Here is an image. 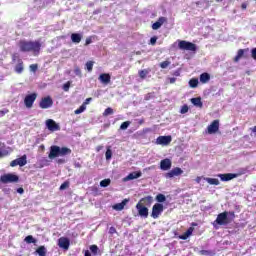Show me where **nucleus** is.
<instances>
[{
	"instance_id": "23",
	"label": "nucleus",
	"mask_w": 256,
	"mask_h": 256,
	"mask_svg": "<svg viewBox=\"0 0 256 256\" xmlns=\"http://www.w3.org/2000/svg\"><path fill=\"white\" fill-rule=\"evenodd\" d=\"M247 51H249V48L239 49L237 55L234 57V63H239V61L245 55V53H247Z\"/></svg>"
},
{
	"instance_id": "60",
	"label": "nucleus",
	"mask_w": 256,
	"mask_h": 256,
	"mask_svg": "<svg viewBox=\"0 0 256 256\" xmlns=\"http://www.w3.org/2000/svg\"><path fill=\"white\" fill-rule=\"evenodd\" d=\"M169 81L171 84L175 83V81H177V78H169Z\"/></svg>"
},
{
	"instance_id": "12",
	"label": "nucleus",
	"mask_w": 256,
	"mask_h": 256,
	"mask_svg": "<svg viewBox=\"0 0 256 256\" xmlns=\"http://www.w3.org/2000/svg\"><path fill=\"white\" fill-rule=\"evenodd\" d=\"M183 175V170L179 167H176L165 174L166 179H173V177H179Z\"/></svg>"
},
{
	"instance_id": "51",
	"label": "nucleus",
	"mask_w": 256,
	"mask_h": 256,
	"mask_svg": "<svg viewBox=\"0 0 256 256\" xmlns=\"http://www.w3.org/2000/svg\"><path fill=\"white\" fill-rule=\"evenodd\" d=\"M9 113V109H4L0 111V117H4V115H7Z\"/></svg>"
},
{
	"instance_id": "52",
	"label": "nucleus",
	"mask_w": 256,
	"mask_h": 256,
	"mask_svg": "<svg viewBox=\"0 0 256 256\" xmlns=\"http://www.w3.org/2000/svg\"><path fill=\"white\" fill-rule=\"evenodd\" d=\"M185 233L188 237H191V235L193 234V227H190Z\"/></svg>"
},
{
	"instance_id": "1",
	"label": "nucleus",
	"mask_w": 256,
	"mask_h": 256,
	"mask_svg": "<svg viewBox=\"0 0 256 256\" xmlns=\"http://www.w3.org/2000/svg\"><path fill=\"white\" fill-rule=\"evenodd\" d=\"M18 47L21 53H32L34 57L41 53V42L39 41L20 40Z\"/></svg>"
},
{
	"instance_id": "7",
	"label": "nucleus",
	"mask_w": 256,
	"mask_h": 256,
	"mask_svg": "<svg viewBox=\"0 0 256 256\" xmlns=\"http://www.w3.org/2000/svg\"><path fill=\"white\" fill-rule=\"evenodd\" d=\"M40 109H49L50 107H53V98L51 96H46L42 98L39 102Z\"/></svg>"
},
{
	"instance_id": "22",
	"label": "nucleus",
	"mask_w": 256,
	"mask_h": 256,
	"mask_svg": "<svg viewBox=\"0 0 256 256\" xmlns=\"http://www.w3.org/2000/svg\"><path fill=\"white\" fill-rule=\"evenodd\" d=\"M14 71L18 75H21V73H23V71H25V66L23 64V60H18L17 65L14 67Z\"/></svg>"
},
{
	"instance_id": "46",
	"label": "nucleus",
	"mask_w": 256,
	"mask_h": 256,
	"mask_svg": "<svg viewBox=\"0 0 256 256\" xmlns=\"http://www.w3.org/2000/svg\"><path fill=\"white\" fill-rule=\"evenodd\" d=\"M188 112H189V106L183 105L182 108H181V110H180V113H181L182 115H185V113H188Z\"/></svg>"
},
{
	"instance_id": "63",
	"label": "nucleus",
	"mask_w": 256,
	"mask_h": 256,
	"mask_svg": "<svg viewBox=\"0 0 256 256\" xmlns=\"http://www.w3.org/2000/svg\"><path fill=\"white\" fill-rule=\"evenodd\" d=\"M196 183H201V177L200 176L196 177Z\"/></svg>"
},
{
	"instance_id": "48",
	"label": "nucleus",
	"mask_w": 256,
	"mask_h": 256,
	"mask_svg": "<svg viewBox=\"0 0 256 256\" xmlns=\"http://www.w3.org/2000/svg\"><path fill=\"white\" fill-rule=\"evenodd\" d=\"M109 233H110V235H115V233H117V229L115 227L111 226L109 228Z\"/></svg>"
},
{
	"instance_id": "37",
	"label": "nucleus",
	"mask_w": 256,
	"mask_h": 256,
	"mask_svg": "<svg viewBox=\"0 0 256 256\" xmlns=\"http://www.w3.org/2000/svg\"><path fill=\"white\" fill-rule=\"evenodd\" d=\"M109 185H111V179H104L100 182V186L101 187H109Z\"/></svg>"
},
{
	"instance_id": "10",
	"label": "nucleus",
	"mask_w": 256,
	"mask_h": 256,
	"mask_svg": "<svg viewBox=\"0 0 256 256\" xmlns=\"http://www.w3.org/2000/svg\"><path fill=\"white\" fill-rule=\"evenodd\" d=\"M136 209L139 217H143V219H147V217H149V208L147 206L136 204Z\"/></svg>"
},
{
	"instance_id": "3",
	"label": "nucleus",
	"mask_w": 256,
	"mask_h": 256,
	"mask_svg": "<svg viewBox=\"0 0 256 256\" xmlns=\"http://www.w3.org/2000/svg\"><path fill=\"white\" fill-rule=\"evenodd\" d=\"M234 219H235L234 211H230V212L224 211V212L218 214L213 225H215V223L217 225H229V223H231V221H233Z\"/></svg>"
},
{
	"instance_id": "15",
	"label": "nucleus",
	"mask_w": 256,
	"mask_h": 256,
	"mask_svg": "<svg viewBox=\"0 0 256 256\" xmlns=\"http://www.w3.org/2000/svg\"><path fill=\"white\" fill-rule=\"evenodd\" d=\"M137 205H142V207H151L153 205V196H146L144 198H141Z\"/></svg>"
},
{
	"instance_id": "56",
	"label": "nucleus",
	"mask_w": 256,
	"mask_h": 256,
	"mask_svg": "<svg viewBox=\"0 0 256 256\" xmlns=\"http://www.w3.org/2000/svg\"><path fill=\"white\" fill-rule=\"evenodd\" d=\"M17 193H20V195H23V193H25V190L23 188H18Z\"/></svg>"
},
{
	"instance_id": "58",
	"label": "nucleus",
	"mask_w": 256,
	"mask_h": 256,
	"mask_svg": "<svg viewBox=\"0 0 256 256\" xmlns=\"http://www.w3.org/2000/svg\"><path fill=\"white\" fill-rule=\"evenodd\" d=\"M241 9H243V10L247 9V3H242L241 4Z\"/></svg>"
},
{
	"instance_id": "33",
	"label": "nucleus",
	"mask_w": 256,
	"mask_h": 256,
	"mask_svg": "<svg viewBox=\"0 0 256 256\" xmlns=\"http://www.w3.org/2000/svg\"><path fill=\"white\" fill-rule=\"evenodd\" d=\"M24 241H25V243H28L29 245H30L31 243H37V240L34 239L32 235L26 236L25 239H24Z\"/></svg>"
},
{
	"instance_id": "62",
	"label": "nucleus",
	"mask_w": 256,
	"mask_h": 256,
	"mask_svg": "<svg viewBox=\"0 0 256 256\" xmlns=\"http://www.w3.org/2000/svg\"><path fill=\"white\" fill-rule=\"evenodd\" d=\"M84 256H91V252H89V250H86Z\"/></svg>"
},
{
	"instance_id": "11",
	"label": "nucleus",
	"mask_w": 256,
	"mask_h": 256,
	"mask_svg": "<svg viewBox=\"0 0 256 256\" xmlns=\"http://www.w3.org/2000/svg\"><path fill=\"white\" fill-rule=\"evenodd\" d=\"M46 127L49 131H61V126L53 119L46 120Z\"/></svg>"
},
{
	"instance_id": "40",
	"label": "nucleus",
	"mask_w": 256,
	"mask_h": 256,
	"mask_svg": "<svg viewBox=\"0 0 256 256\" xmlns=\"http://www.w3.org/2000/svg\"><path fill=\"white\" fill-rule=\"evenodd\" d=\"M129 125H131V121H125L123 122L121 125H120V129L122 131H125V129H128L129 128Z\"/></svg>"
},
{
	"instance_id": "9",
	"label": "nucleus",
	"mask_w": 256,
	"mask_h": 256,
	"mask_svg": "<svg viewBox=\"0 0 256 256\" xmlns=\"http://www.w3.org/2000/svg\"><path fill=\"white\" fill-rule=\"evenodd\" d=\"M26 163H27V155L24 154L20 158L12 160L10 162V167H17V165H19V167H25Z\"/></svg>"
},
{
	"instance_id": "26",
	"label": "nucleus",
	"mask_w": 256,
	"mask_h": 256,
	"mask_svg": "<svg viewBox=\"0 0 256 256\" xmlns=\"http://www.w3.org/2000/svg\"><path fill=\"white\" fill-rule=\"evenodd\" d=\"M210 80H211V75L209 73L204 72L200 75V82H202L203 84L209 83Z\"/></svg>"
},
{
	"instance_id": "19",
	"label": "nucleus",
	"mask_w": 256,
	"mask_h": 256,
	"mask_svg": "<svg viewBox=\"0 0 256 256\" xmlns=\"http://www.w3.org/2000/svg\"><path fill=\"white\" fill-rule=\"evenodd\" d=\"M143 173L141 171L131 172L124 178V181H133V179H139Z\"/></svg>"
},
{
	"instance_id": "8",
	"label": "nucleus",
	"mask_w": 256,
	"mask_h": 256,
	"mask_svg": "<svg viewBox=\"0 0 256 256\" xmlns=\"http://www.w3.org/2000/svg\"><path fill=\"white\" fill-rule=\"evenodd\" d=\"M37 100V93L28 94L24 98V105L27 109H31L33 107V103Z\"/></svg>"
},
{
	"instance_id": "53",
	"label": "nucleus",
	"mask_w": 256,
	"mask_h": 256,
	"mask_svg": "<svg viewBox=\"0 0 256 256\" xmlns=\"http://www.w3.org/2000/svg\"><path fill=\"white\" fill-rule=\"evenodd\" d=\"M155 43H157V37L154 36L150 39V45H155Z\"/></svg>"
},
{
	"instance_id": "42",
	"label": "nucleus",
	"mask_w": 256,
	"mask_h": 256,
	"mask_svg": "<svg viewBox=\"0 0 256 256\" xmlns=\"http://www.w3.org/2000/svg\"><path fill=\"white\" fill-rule=\"evenodd\" d=\"M95 62L93 61H88L86 62V69L87 71H89L91 73V71H93V65H94Z\"/></svg>"
},
{
	"instance_id": "55",
	"label": "nucleus",
	"mask_w": 256,
	"mask_h": 256,
	"mask_svg": "<svg viewBox=\"0 0 256 256\" xmlns=\"http://www.w3.org/2000/svg\"><path fill=\"white\" fill-rule=\"evenodd\" d=\"M91 43H93V39H91V37L86 38L85 45H91Z\"/></svg>"
},
{
	"instance_id": "25",
	"label": "nucleus",
	"mask_w": 256,
	"mask_h": 256,
	"mask_svg": "<svg viewBox=\"0 0 256 256\" xmlns=\"http://www.w3.org/2000/svg\"><path fill=\"white\" fill-rule=\"evenodd\" d=\"M81 39H83V36L81 34H79V33L71 34L72 43H81Z\"/></svg>"
},
{
	"instance_id": "14",
	"label": "nucleus",
	"mask_w": 256,
	"mask_h": 256,
	"mask_svg": "<svg viewBox=\"0 0 256 256\" xmlns=\"http://www.w3.org/2000/svg\"><path fill=\"white\" fill-rule=\"evenodd\" d=\"M69 245H71L69 238L60 237L58 239V247H60V249H64L65 251H67V250H69Z\"/></svg>"
},
{
	"instance_id": "28",
	"label": "nucleus",
	"mask_w": 256,
	"mask_h": 256,
	"mask_svg": "<svg viewBox=\"0 0 256 256\" xmlns=\"http://www.w3.org/2000/svg\"><path fill=\"white\" fill-rule=\"evenodd\" d=\"M36 253L39 256H47V248H45V246H39L36 249Z\"/></svg>"
},
{
	"instance_id": "2",
	"label": "nucleus",
	"mask_w": 256,
	"mask_h": 256,
	"mask_svg": "<svg viewBox=\"0 0 256 256\" xmlns=\"http://www.w3.org/2000/svg\"><path fill=\"white\" fill-rule=\"evenodd\" d=\"M71 155V149L68 147H59L57 145H52L50 147V153L48 155L49 159H56V157H65Z\"/></svg>"
},
{
	"instance_id": "32",
	"label": "nucleus",
	"mask_w": 256,
	"mask_h": 256,
	"mask_svg": "<svg viewBox=\"0 0 256 256\" xmlns=\"http://www.w3.org/2000/svg\"><path fill=\"white\" fill-rule=\"evenodd\" d=\"M200 255H205V256H214L215 251L214 250H201Z\"/></svg>"
},
{
	"instance_id": "57",
	"label": "nucleus",
	"mask_w": 256,
	"mask_h": 256,
	"mask_svg": "<svg viewBox=\"0 0 256 256\" xmlns=\"http://www.w3.org/2000/svg\"><path fill=\"white\" fill-rule=\"evenodd\" d=\"M250 130L254 133V137H256V126L250 128Z\"/></svg>"
},
{
	"instance_id": "29",
	"label": "nucleus",
	"mask_w": 256,
	"mask_h": 256,
	"mask_svg": "<svg viewBox=\"0 0 256 256\" xmlns=\"http://www.w3.org/2000/svg\"><path fill=\"white\" fill-rule=\"evenodd\" d=\"M191 103L195 105V107H203V102L201 101V97L192 98Z\"/></svg>"
},
{
	"instance_id": "21",
	"label": "nucleus",
	"mask_w": 256,
	"mask_h": 256,
	"mask_svg": "<svg viewBox=\"0 0 256 256\" xmlns=\"http://www.w3.org/2000/svg\"><path fill=\"white\" fill-rule=\"evenodd\" d=\"M98 79L104 85H109V83H111V75L107 73L100 74Z\"/></svg>"
},
{
	"instance_id": "18",
	"label": "nucleus",
	"mask_w": 256,
	"mask_h": 256,
	"mask_svg": "<svg viewBox=\"0 0 256 256\" xmlns=\"http://www.w3.org/2000/svg\"><path fill=\"white\" fill-rule=\"evenodd\" d=\"M164 23H167V18L166 17H159L158 18V21H156L155 23L152 24V29L154 31H157V29H161V26L164 24Z\"/></svg>"
},
{
	"instance_id": "59",
	"label": "nucleus",
	"mask_w": 256,
	"mask_h": 256,
	"mask_svg": "<svg viewBox=\"0 0 256 256\" xmlns=\"http://www.w3.org/2000/svg\"><path fill=\"white\" fill-rule=\"evenodd\" d=\"M91 99H92V98H87V99L85 100V102L83 103V105H89V101H91Z\"/></svg>"
},
{
	"instance_id": "45",
	"label": "nucleus",
	"mask_w": 256,
	"mask_h": 256,
	"mask_svg": "<svg viewBox=\"0 0 256 256\" xmlns=\"http://www.w3.org/2000/svg\"><path fill=\"white\" fill-rule=\"evenodd\" d=\"M30 71H32V73H37V70L39 69V65L38 64H31L29 66Z\"/></svg>"
},
{
	"instance_id": "54",
	"label": "nucleus",
	"mask_w": 256,
	"mask_h": 256,
	"mask_svg": "<svg viewBox=\"0 0 256 256\" xmlns=\"http://www.w3.org/2000/svg\"><path fill=\"white\" fill-rule=\"evenodd\" d=\"M189 236L186 234V232H184V234L179 236V239H182L183 241H185Z\"/></svg>"
},
{
	"instance_id": "36",
	"label": "nucleus",
	"mask_w": 256,
	"mask_h": 256,
	"mask_svg": "<svg viewBox=\"0 0 256 256\" xmlns=\"http://www.w3.org/2000/svg\"><path fill=\"white\" fill-rule=\"evenodd\" d=\"M149 75V70L144 69L139 71V77L140 79H145Z\"/></svg>"
},
{
	"instance_id": "27",
	"label": "nucleus",
	"mask_w": 256,
	"mask_h": 256,
	"mask_svg": "<svg viewBox=\"0 0 256 256\" xmlns=\"http://www.w3.org/2000/svg\"><path fill=\"white\" fill-rule=\"evenodd\" d=\"M189 87H191V89H196V87L199 86V79L197 78H192L189 80L188 82Z\"/></svg>"
},
{
	"instance_id": "31",
	"label": "nucleus",
	"mask_w": 256,
	"mask_h": 256,
	"mask_svg": "<svg viewBox=\"0 0 256 256\" xmlns=\"http://www.w3.org/2000/svg\"><path fill=\"white\" fill-rule=\"evenodd\" d=\"M156 201L160 204L165 203L167 201V197L164 194H157Z\"/></svg>"
},
{
	"instance_id": "17",
	"label": "nucleus",
	"mask_w": 256,
	"mask_h": 256,
	"mask_svg": "<svg viewBox=\"0 0 256 256\" xmlns=\"http://www.w3.org/2000/svg\"><path fill=\"white\" fill-rule=\"evenodd\" d=\"M208 133L209 135H213V133H217L219 131V120H214L209 126H208Z\"/></svg>"
},
{
	"instance_id": "64",
	"label": "nucleus",
	"mask_w": 256,
	"mask_h": 256,
	"mask_svg": "<svg viewBox=\"0 0 256 256\" xmlns=\"http://www.w3.org/2000/svg\"><path fill=\"white\" fill-rule=\"evenodd\" d=\"M76 167H81V164H76Z\"/></svg>"
},
{
	"instance_id": "38",
	"label": "nucleus",
	"mask_w": 256,
	"mask_h": 256,
	"mask_svg": "<svg viewBox=\"0 0 256 256\" xmlns=\"http://www.w3.org/2000/svg\"><path fill=\"white\" fill-rule=\"evenodd\" d=\"M109 115H113V108L108 107L103 112V117H109Z\"/></svg>"
},
{
	"instance_id": "30",
	"label": "nucleus",
	"mask_w": 256,
	"mask_h": 256,
	"mask_svg": "<svg viewBox=\"0 0 256 256\" xmlns=\"http://www.w3.org/2000/svg\"><path fill=\"white\" fill-rule=\"evenodd\" d=\"M204 181L208 182L209 185H219V179L217 178H204Z\"/></svg>"
},
{
	"instance_id": "41",
	"label": "nucleus",
	"mask_w": 256,
	"mask_h": 256,
	"mask_svg": "<svg viewBox=\"0 0 256 256\" xmlns=\"http://www.w3.org/2000/svg\"><path fill=\"white\" fill-rule=\"evenodd\" d=\"M90 251L93 253V255H97V253H99V247L97 245H91Z\"/></svg>"
},
{
	"instance_id": "44",
	"label": "nucleus",
	"mask_w": 256,
	"mask_h": 256,
	"mask_svg": "<svg viewBox=\"0 0 256 256\" xmlns=\"http://www.w3.org/2000/svg\"><path fill=\"white\" fill-rule=\"evenodd\" d=\"M171 65V62L166 60L160 63V67L161 69H167V67H169Z\"/></svg>"
},
{
	"instance_id": "5",
	"label": "nucleus",
	"mask_w": 256,
	"mask_h": 256,
	"mask_svg": "<svg viewBox=\"0 0 256 256\" xmlns=\"http://www.w3.org/2000/svg\"><path fill=\"white\" fill-rule=\"evenodd\" d=\"M178 47L182 51H197V46L194 43L185 40L179 41Z\"/></svg>"
},
{
	"instance_id": "43",
	"label": "nucleus",
	"mask_w": 256,
	"mask_h": 256,
	"mask_svg": "<svg viewBox=\"0 0 256 256\" xmlns=\"http://www.w3.org/2000/svg\"><path fill=\"white\" fill-rule=\"evenodd\" d=\"M69 185H70L69 181H65L60 185V188H59L60 191H65V189H69Z\"/></svg>"
},
{
	"instance_id": "39",
	"label": "nucleus",
	"mask_w": 256,
	"mask_h": 256,
	"mask_svg": "<svg viewBox=\"0 0 256 256\" xmlns=\"http://www.w3.org/2000/svg\"><path fill=\"white\" fill-rule=\"evenodd\" d=\"M19 60H22L18 53L12 54V63H19Z\"/></svg>"
},
{
	"instance_id": "4",
	"label": "nucleus",
	"mask_w": 256,
	"mask_h": 256,
	"mask_svg": "<svg viewBox=\"0 0 256 256\" xmlns=\"http://www.w3.org/2000/svg\"><path fill=\"white\" fill-rule=\"evenodd\" d=\"M18 182H19V176L13 173L3 174L0 177V183H3L4 185H7V183H18Z\"/></svg>"
},
{
	"instance_id": "50",
	"label": "nucleus",
	"mask_w": 256,
	"mask_h": 256,
	"mask_svg": "<svg viewBox=\"0 0 256 256\" xmlns=\"http://www.w3.org/2000/svg\"><path fill=\"white\" fill-rule=\"evenodd\" d=\"M251 57H252V59H254V61H256V48H253L251 50Z\"/></svg>"
},
{
	"instance_id": "49",
	"label": "nucleus",
	"mask_w": 256,
	"mask_h": 256,
	"mask_svg": "<svg viewBox=\"0 0 256 256\" xmlns=\"http://www.w3.org/2000/svg\"><path fill=\"white\" fill-rule=\"evenodd\" d=\"M74 73H75V75H78V77H81V68L76 67V68L74 69Z\"/></svg>"
},
{
	"instance_id": "35",
	"label": "nucleus",
	"mask_w": 256,
	"mask_h": 256,
	"mask_svg": "<svg viewBox=\"0 0 256 256\" xmlns=\"http://www.w3.org/2000/svg\"><path fill=\"white\" fill-rule=\"evenodd\" d=\"M85 109H87V106H85V104H82L78 109L74 111V113L75 115H81V113H83Z\"/></svg>"
},
{
	"instance_id": "20",
	"label": "nucleus",
	"mask_w": 256,
	"mask_h": 256,
	"mask_svg": "<svg viewBox=\"0 0 256 256\" xmlns=\"http://www.w3.org/2000/svg\"><path fill=\"white\" fill-rule=\"evenodd\" d=\"M160 169L162 171H169L171 169V161L168 158L161 160Z\"/></svg>"
},
{
	"instance_id": "13",
	"label": "nucleus",
	"mask_w": 256,
	"mask_h": 256,
	"mask_svg": "<svg viewBox=\"0 0 256 256\" xmlns=\"http://www.w3.org/2000/svg\"><path fill=\"white\" fill-rule=\"evenodd\" d=\"M171 141H173V138L171 137V135L168 136H159L156 139V144L157 145H170Z\"/></svg>"
},
{
	"instance_id": "47",
	"label": "nucleus",
	"mask_w": 256,
	"mask_h": 256,
	"mask_svg": "<svg viewBox=\"0 0 256 256\" xmlns=\"http://www.w3.org/2000/svg\"><path fill=\"white\" fill-rule=\"evenodd\" d=\"M71 87V82H66L64 85H63V91H69Z\"/></svg>"
},
{
	"instance_id": "34",
	"label": "nucleus",
	"mask_w": 256,
	"mask_h": 256,
	"mask_svg": "<svg viewBox=\"0 0 256 256\" xmlns=\"http://www.w3.org/2000/svg\"><path fill=\"white\" fill-rule=\"evenodd\" d=\"M106 161H110L111 157H113V151H111V147H108L105 153Z\"/></svg>"
},
{
	"instance_id": "61",
	"label": "nucleus",
	"mask_w": 256,
	"mask_h": 256,
	"mask_svg": "<svg viewBox=\"0 0 256 256\" xmlns=\"http://www.w3.org/2000/svg\"><path fill=\"white\" fill-rule=\"evenodd\" d=\"M101 149H103V146H97V147H96L97 153H99V151H101Z\"/></svg>"
},
{
	"instance_id": "24",
	"label": "nucleus",
	"mask_w": 256,
	"mask_h": 256,
	"mask_svg": "<svg viewBox=\"0 0 256 256\" xmlns=\"http://www.w3.org/2000/svg\"><path fill=\"white\" fill-rule=\"evenodd\" d=\"M127 203H129L128 199H124L121 203H117L113 206V209H115L116 211H123L125 209V205H127Z\"/></svg>"
},
{
	"instance_id": "16",
	"label": "nucleus",
	"mask_w": 256,
	"mask_h": 256,
	"mask_svg": "<svg viewBox=\"0 0 256 256\" xmlns=\"http://www.w3.org/2000/svg\"><path fill=\"white\" fill-rule=\"evenodd\" d=\"M217 177H219L221 181H232V179H237V177H239V174H235V173L218 174Z\"/></svg>"
},
{
	"instance_id": "6",
	"label": "nucleus",
	"mask_w": 256,
	"mask_h": 256,
	"mask_svg": "<svg viewBox=\"0 0 256 256\" xmlns=\"http://www.w3.org/2000/svg\"><path fill=\"white\" fill-rule=\"evenodd\" d=\"M163 211H164L163 204L161 203L154 204L152 207V213H151L152 219H159Z\"/></svg>"
}]
</instances>
